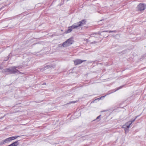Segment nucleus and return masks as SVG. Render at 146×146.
<instances>
[{"mask_svg": "<svg viewBox=\"0 0 146 146\" xmlns=\"http://www.w3.org/2000/svg\"><path fill=\"white\" fill-rule=\"evenodd\" d=\"M18 67L13 66L9 68H5L3 70V72L10 74H18L20 72L17 69Z\"/></svg>", "mask_w": 146, "mask_h": 146, "instance_id": "1", "label": "nucleus"}, {"mask_svg": "<svg viewBox=\"0 0 146 146\" xmlns=\"http://www.w3.org/2000/svg\"><path fill=\"white\" fill-rule=\"evenodd\" d=\"M86 23L85 20H83L79 22L74 23L72 25L73 29H80L81 27L85 25Z\"/></svg>", "mask_w": 146, "mask_h": 146, "instance_id": "2", "label": "nucleus"}, {"mask_svg": "<svg viewBox=\"0 0 146 146\" xmlns=\"http://www.w3.org/2000/svg\"><path fill=\"white\" fill-rule=\"evenodd\" d=\"M73 42V40L72 38H70L68 39L66 41L64 42L62 44L63 47H66L71 45Z\"/></svg>", "mask_w": 146, "mask_h": 146, "instance_id": "3", "label": "nucleus"}, {"mask_svg": "<svg viewBox=\"0 0 146 146\" xmlns=\"http://www.w3.org/2000/svg\"><path fill=\"white\" fill-rule=\"evenodd\" d=\"M137 117V116H136L134 119L128 121L126 123L125 125H124L123 127L125 129V132L127 129H128L130 125L135 120Z\"/></svg>", "mask_w": 146, "mask_h": 146, "instance_id": "4", "label": "nucleus"}, {"mask_svg": "<svg viewBox=\"0 0 146 146\" xmlns=\"http://www.w3.org/2000/svg\"><path fill=\"white\" fill-rule=\"evenodd\" d=\"M137 9L139 11H143L146 8V5L143 3H140L137 6Z\"/></svg>", "mask_w": 146, "mask_h": 146, "instance_id": "5", "label": "nucleus"}, {"mask_svg": "<svg viewBox=\"0 0 146 146\" xmlns=\"http://www.w3.org/2000/svg\"><path fill=\"white\" fill-rule=\"evenodd\" d=\"M86 61V60H82L80 59H77L74 61V64L75 65H76L81 64L83 61Z\"/></svg>", "mask_w": 146, "mask_h": 146, "instance_id": "6", "label": "nucleus"}, {"mask_svg": "<svg viewBox=\"0 0 146 146\" xmlns=\"http://www.w3.org/2000/svg\"><path fill=\"white\" fill-rule=\"evenodd\" d=\"M72 26L68 27V30L65 32V33L66 34V33H69L72 31V29H73L72 28Z\"/></svg>", "mask_w": 146, "mask_h": 146, "instance_id": "7", "label": "nucleus"}, {"mask_svg": "<svg viewBox=\"0 0 146 146\" xmlns=\"http://www.w3.org/2000/svg\"><path fill=\"white\" fill-rule=\"evenodd\" d=\"M19 136H17L11 137H9L10 141H11L12 140H14L15 139H16L17 137H19Z\"/></svg>", "mask_w": 146, "mask_h": 146, "instance_id": "8", "label": "nucleus"}, {"mask_svg": "<svg viewBox=\"0 0 146 146\" xmlns=\"http://www.w3.org/2000/svg\"><path fill=\"white\" fill-rule=\"evenodd\" d=\"M10 142V141L9 140V138H7L6 139H5L4 140H3V143H2L4 144L6 142Z\"/></svg>", "mask_w": 146, "mask_h": 146, "instance_id": "9", "label": "nucleus"}, {"mask_svg": "<svg viewBox=\"0 0 146 146\" xmlns=\"http://www.w3.org/2000/svg\"><path fill=\"white\" fill-rule=\"evenodd\" d=\"M116 32H117V31L116 30H114V31H102V32H108V33H111V32L115 33H116Z\"/></svg>", "mask_w": 146, "mask_h": 146, "instance_id": "10", "label": "nucleus"}, {"mask_svg": "<svg viewBox=\"0 0 146 146\" xmlns=\"http://www.w3.org/2000/svg\"><path fill=\"white\" fill-rule=\"evenodd\" d=\"M94 34H98L99 35H100L101 34L100 32H98V33H95L94 34H93L91 35H92Z\"/></svg>", "mask_w": 146, "mask_h": 146, "instance_id": "11", "label": "nucleus"}, {"mask_svg": "<svg viewBox=\"0 0 146 146\" xmlns=\"http://www.w3.org/2000/svg\"><path fill=\"white\" fill-rule=\"evenodd\" d=\"M122 86H120V87L119 88H118V89L117 90H115L114 92H115L116 90H118L119 89H120L121 88H122Z\"/></svg>", "mask_w": 146, "mask_h": 146, "instance_id": "12", "label": "nucleus"}, {"mask_svg": "<svg viewBox=\"0 0 146 146\" xmlns=\"http://www.w3.org/2000/svg\"><path fill=\"white\" fill-rule=\"evenodd\" d=\"M62 44H59L58 46L59 47H62Z\"/></svg>", "mask_w": 146, "mask_h": 146, "instance_id": "13", "label": "nucleus"}, {"mask_svg": "<svg viewBox=\"0 0 146 146\" xmlns=\"http://www.w3.org/2000/svg\"><path fill=\"white\" fill-rule=\"evenodd\" d=\"M106 96V95L104 96H102L100 98L98 99H100L101 98H104L105 96Z\"/></svg>", "mask_w": 146, "mask_h": 146, "instance_id": "14", "label": "nucleus"}, {"mask_svg": "<svg viewBox=\"0 0 146 146\" xmlns=\"http://www.w3.org/2000/svg\"><path fill=\"white\" fill-rule=\"evenodd\" d=\"M100 116H101V115H100L99 116H98V117H97L96 119H98L100 118Z\"/></svg>", "mask_w": 146, "mask_h": 146, "instance_id": "15", "label": "nucleus"}, {"mask_svg": "<svg viewBox=\"0 0 146 146\" xmlns=\"http://www.w3.org/2000/svg\"><path fill=\"white\" fill-rule=\"evenodd\" d=\"M96 42H95V41H94V42H92V44H94V43H95Z\"/></svg>", "mask_w": 146, "mask_h": 146, "instance_id": "16", "label": "nucleus"}, {"mask_svg": "<svg viewBox=\"0 0 146 146\" xmlns=\"http://www.w3.org/2000/svg\"><path fill=\"white\" fill-rule=\"evenodd\" d=\"M76 102V101H73V102H71V103H75Z\"/></svg>", "mask_w": 146, "mask_h": 146, "instance_id": "17", "label": "nucleus"}, {"mask_svg": "<svg viewBox=\"0 0 146 146\" xmlns=\"http://www.w3.org/2000/svg\"><path fill=\"white\" fill-rule=\"evenodd\" d=\"M93 36V37H96V36Z\"/></svg>", "mask_w": 146, "mask_h": 146, "instance_id": "18", "label": "nucleus"}, {"mask_svg": "<svg viewBox=\"0 0 146 146\" xmlns=\"http://www.w3.org/2000/svg\"><path fill=\"white\" fill-rule=\"evenodd\" d=\"M8 58H7L5 60H8Z\"/></svg>", "mask_w": 146, "mask_h": 146, "instance_id": "19", "label": "nucleus"}, {"mask_svg": "<svg viewBox=\"0 0 146 146\" xmlns=\"http://www.w3.org/2000/svg\"><path fill=\"white\" fill-rule=\"evenodd\" d=\"M86 40L87 42H88V40H87H87Z\"/></svg>", "mask_w": 146, "mask_h": 146, "instance_id": "20", "label": "nucleus"}]
</instances>
